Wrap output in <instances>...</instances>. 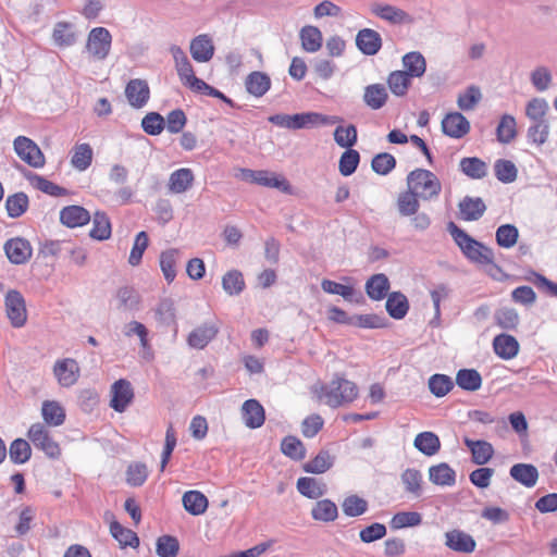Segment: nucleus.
Returning a JSON list of instances; mask_svg holds the SVG:
<instances>
[{
    "mask_svg": "<svg viewBox=\"0 0 557 557\" xmlns=\"http://www.w3.org/2000/svg\"><path fill=\"white\" fill-rule=\"evenodd\" d=\"M318 401L332 408L351 404L358 398L359 388L356 383L339 375L327 384H320L313 388Z\"/></svg>",
    "mask_w": 557,
    "mask_h": 557,
    "instance_id": "1",
    "label": "nucleus"
},
{
    "mask_svg": "<svg viewBox=\"0 0 557 557\" xmlns=\"http://www.w3.org/2000/svg\"><path fill=\"white\" fill-rule=\"evenodd\" d=\"M269 121L280 127L288 129L313 128L324 125L342 123L343 120L336 115H325L319 112H304L289 114H275Z\"/></svg>",
    "mask_w": 557,
    "mask_h": 557,
    "instance_id": "2",
    "label": "nucleus"
},
{
    "mask_svg": "<svg viewBox=\"0 0 557 557\" xmlns=\"http://www.w3.org/2000/svg\"><path fill=\"white\" fill-rule=\"evenodd\" d=\"M447 228L457 246L470 261L479 264L493 263L494 253L492 249L473 239L454 222H450Z\"/></svg>",
    "mask_w": 557,
    "mask_h": 557,
    "instance_id": "3",
    "label": "nucleus"
},
{
    "mask_svg": "<svg viewBox=\"0 0 557 557\" xmlns=\"http://www.w3.org/2000/svg\"><path fill=\"white\" fill-rule=\"evenodd\" d=\"M407 187L423 200L436 198L442 190L438 177L425 169L411 171L407 176Z\"/></svg>",
    "mask_w": 557,
    "mask_h": 557,
    "instance_id": "4",
    "label": "nucleus"
},
{
    "mask_svg": "<svg viewBox=\"0 0 557 557\" xmlns=\"http://www.w3.org/2000/svg\"><path fill=\"white\" fill-rule=\"evenodd\" d=\"M27 437L35 448L41 450L47 457L58 459L61 456V447L53 440L46 424L40 422L32 424L27 431Z\"/></svg>",
    "mask_w": 557,
    "mask_h": 557,
    "instance_id": "5",
    "label": "nucleus"
},
{
    "mask_svg": "<svg viewBox=\"0 0 557 557\" xmlns=\"http://www.w3.org/2000/svg\"><path fill=\"white\" fill-rule=\"evenodd\" d=\"M14 151L18 158L35 169L44 168L45 154L38 145L26 136H17L13 141Z\"/></svg>",
    "mask_w": 557,
    "mask_h": 557,
    "instance_id": "6",
    "label": "nucleus"
},
{
    "mask_svg": "<svg viewBox=\"0 0 557 557\" xmlns=\"http://www.w3.org/2000/svg\"><path fill=\"white\" fill-rule=\"evenodd\" d=\"M112 36L104 27H95L90 30L86 50L95 60H104L111 49Z\"/></svg>",
    "mask_w": 557,
    "mask_h": 557,
    "instance_id": "7",
    "label": "nucleus"
},
{
    "mask_svg": "<svg viewBox=\"0 0 557 557\" xmlns=\"http://www.w3.org/2000/svg\"><path fill=\"white\" fill-rule=\"evenodd\" d=\"M5 313L13 327H22L27 321V309L23 295L15 289L7 293L5 299Z\"/></svg>",
    "mask_w": 557,
    "mask_h": 557,
    "instance_id": "8",
    "label": "nucleus"
},
{
    "mask_svg": "<svg viewBox=\"0 0 557 557\" xmlns=\"http://www.w3.org/2000/svg\"><path fill=\"white\" fill-rule=\"evenodd\" d=\"M7 258L13 264H25L33 256L30 243L23 237H12L3 245Z\"/></svg>",
    "mask_w": 557,
    "mask_h": 557,
    "instance_id": "9",
    "label": "nucleus"
},
{
    "mask_svg": "<svg viewBox=\"0 0 557 557\" xmlns=\"http://www.w3.org/2000/svg\"><path fill=\"white\" fill-rule=\"evenodd\" d=\"M79 373L78 363L72 358L58 360L53 367V374L58 383L63 387L74 385L78 381Z\"/></svg>",
    "mask_w": 557,
    "mask_h": 557,
    "instance_id": "10",
    "label": "nucleus"
},
{
    "mask_svg": "<svg viewBox=\"0 0 557 557\" xmlns=\"http://www.w3.org/2000/svg\"><path fill=\"white\" fill-rule=\"evenodd\" d=\"M134 399V391L127 380L120 379L111 386L110 406L117 412H123Z\"/></svg>",
    "mask_w": 557,
    "mask_h": 557,
    "instance_id": "11",
    "label": "nucleus"
},
{
    "mask_svg": "<svg viewBox=\"0 0 557 557\" xmlns=\"http://www.w3.org/2000/svg\"><path fill=\"white\" fill-rule=\"evenodd\" d=\"M243 177L261 186L278 188L284 191L289 189V183L283 176L269 171L243 170Z\"/></svg>",
    "mask_w": 557,
    "mask_h": 557,
    "instance_id": "12",
    "label": "nucleus"
},
{
    "mask_svg": "<svg viewBox=\"0 0 557 557\" xmlns=\"http://www.w3.org/2000/svg\"><path fill=\"white\" fill-rule=\"evenodd\" d=\"M125 96L133 108L145 107L150 99L148 83L139 78L131 79L125 87Z\"/></svg>",
    "mask_w": 557,
    "mask_h": 557,
    "instance_id": "13",
    "label": "nucleus"
},
{
    "mask_svg": "<svg viewBox=\"0 0 557 557\" xmlns=\"http://www.w3.org/2000/svg\"><path fill=\"white\" fill-rule=\"evenodd\" d=\"M445 545L457 553L471 554L475 550V540L465 531L454 529L445 533Z\"/></svg>",
    "mask_w": 557,
    "mask_h": 557,
    "instance_id": "14",
    "label": "nucleus"
},
{
    "mask_svg": "<svg viewBox=\"0 0 557 557\" xmlns=\"http://www.w3.org/2000/svg\"><path fill=\"white\" fill-rule=\"evenodd\" d=\"M242 418L249 429H258L264 424L265 410L257 399H248L242 405Z\"/></svg>",
    "mask_w": 557,
    "mask_h": 557,
    "instance_id": "15",
    "label": "nucleus"
},
{
    "mask_svg": "<svg viewBox=\"0 0 557 557\" xmlns=\"http://www.w3.org/2000/svg\"><path fill=\"white\" fill-rule=\"evenodd\" d=\"M219 333L216 323L207 322L194 329L188 337L187 343L196 349H203Z\"/></svg>",
    "mask_w": 557,
    "mask_h": 557,
    "instance_id": "16",
    "label": "nucleus"
},
{
    "mask_svg": "<svg viewBox=\"0 0 557 557\" xmlns=\"http://www.w3.org/2000/svg\"><path fill=\"white\" fill-rule=\"evenodd\" d=\"M442 129L451 138H461L469 133L470 123L461 113L451 112L443 119Z\"/></svg>",
    "mask_w": 557,
    "mask_h": 557,
    "instance_id": "17",
    "label": "nucleus"
},
{
    "mask_svg": "<svg viewBox=\"0 0 557 557\" xmlns=\"http://www.w3.org/2000/svg\"><path fill=\"white\" fill-rule=\"evenodd\" d=\"M190 54L196 62L205 63L212 59L214 54V45L207 34H201L190 41Z\"/></svg>",
    "mask_w": 557,
    "mask_h": 557,
    "instance_id": "18",
    "label": "nucleus"
},
{
    "mask_svg": "<svg viewBox=\"0 0 557 557\" xmlns=\"http://www.w3.org/2000/svg\"><path fill=\"white\" fill-rule=\"evenodd\" d=\"M493 349L503 360H511L519 354L520 345L516 337L503 333L494 337Z\"/></svg>",
    "mask_w": 557,
    "mask_h": 557,
    "instance_id": "19",
    "label": "nucleus"
},
{
    "mask_svg": "<svg viewBox=\"0 0 557 557\" xmlns=\"http://www.w3.org/2000/svg\"><path fill=\"white\" fill-rule=\"evenodd\" d=\"M356 45L362 53L374 55L382 47V38L377 32L371 28H363L357 34Z\"/></svg>",
    "mask_w": 557,
    "mask_h": 557,
    "instance_id": "20",
    "label": "nucleus"
},
{
    "mask_svg": "<svg viewBox=\"0 0 557 557\" xmlns=\"http://www.w3.org/2000/svg\"><path fill=\"white\" fill-rule=\"evenodd\" d=\"M173 59L175 61V69L183 85L188 86L193 78H196L191 63L182 48L174 46L171 48Z\"/></svg>",
    "mask_w": 557,
    "mask_h": 557,
    "instance_id": "21",
    "label": "nucleus"
},
{
    "mask_svg": "<svg viewBox=\"0 0 557 557\" xmlns=\"http://www.w3.org/2000/svg\"><path fill=\"white\" fill-rule=\"evenodd\" d=\"M62 224L74 228L86 225L90 221L89 212L81 206H67L60 212Z\"/></svg>",
    "mask_w": 557,
    "mask_h": 557,
    "instance_id": "22",
    "label": "nucleus"
},
{
    "mask_svg": "<svg viewBox=\"0 0 557 557\" xmlns=\"http://www.w3.org/2000/svg\"><path fill=\"white\" fill-rule=\"evenodd\" d=\"M429 480L440 486H453L456 483V471L446 462L429 468Z\"/></svg>",
    "mask_w": 557,
    "mask_h": 557,
    "instance_id": "23",
    "label": "nucleus"
},
{
    "mask_svg": "<svg viewBox=\"0 0 557 557\" xmlns=\"http://www.w3.org/2000/svg\"><path fill=\"white\" fill-rule=\"evenodd\" d=\"M466 446L470 449L472 455V461L475 465H485L487 463L493 455H494V448L492 444H490L486 441H473L468 437L465 438Z\"/></svg>",
    "mask_w": 557,
    "mask_h": 557,
    "instance_id": "24",
    "label": "nucleus"
},
{
    "mask_svg": "<svg viewBox=\"0 0 557 557\" xmlns=\"http://www.w3.org/2000/svg\"><path fill=\"white\" fill-rule=\"evenodd\" d=\"M486 206L479 197H465L459 202L460 216L463 221H476L485 212Z\"/></svg>",
    "mask_w": 557,
    "mask_h": 557,
    "instance_id": "25",
    "label": "nucleus"
},
{
    "mask_svg": "<svg viewBox=\"0 0 557 557\" xmlns=\"http://www.w3.org/2000/svg\"><path fill=\"white\" fill-rule=\"evenodd\" d=\"M194 180L193 171L188 168H182L170 175L168 186L172 193L182 194L193 186Z\"/></svg>",
    "mask_w": 557,
    "mask_h": 557,
    "instance_id": "26",
    "label": "nucleus"
},
{
    "mask_svg": "<svg viewBox=\"0 0 557 557\" xmlns=\"http://www.w3.org/2000/svg\"><path fill=\"white\" fill-rule=\"evenodd\" d=\"M413 446L425 456H434L441 449V441L440 437L431 432L424 431L414 437Z\"/></svg>",
    "mask_w": 557,
    "mask_h": 557,
    "instance_id": "27",
    "label": "nucleus"
},
{
    "mask_svg": "<svg viewBox=\"0 0 557 557\" xmlns=\"http://www.w3.org/2000/svg\"><path fill=\"white\" fill-rule=\"evenodd\" d=\"M372 12L380 18L393 24H403L411 21L407 12L389 4H374Z\"/></svg>",
    "mask_w": 557,
    "mask_h": 557,
    "instance_id": "28",
    "label": "nucleus"
},
{
    "mask_svg": "<svg viewBox=\"0 0 557 557\" xmlns=\"http://www.w3.org/2000/svg\"><path fill=\"white\" fill-rule=\"evenodd\" d=\"M460 171L472 180H482L487 175L488 166L486 162L478 157H466L459 162Z\"/></svg>",
    "mask_w": 557,
    "mask_h": 557,
    "instance_id": "29",
    "label": "nucleus"
},
{
    "mask_svg": "<svg viewBox=\"0 0 557 557\" xmlns=\"http://www.w3.org/2000/svg\"><path fill=\"white\" fill-rule=\"evenodd\" d=\"M311 517L315 521L333 522L338 517V508L331 499H321L313 505Z\"/></svg>",
    "mask_w": 557,
    "mask_h": 557,
    "instance_id": "30",
    "label": "nucleus"
},
{
    "mask_svg": "<svg viewBox=\"0 0 557 557\" xmlns=\"http://www.w3.org/2000/svg\"><path fill=\"white\" fill-rule=\"evenodd\" d=\"M388 289L389 281L383 273L372 275L366 283L367 295L372 300L384 299L387 296Z\"/></svg>",
    "mask_w": 557,
    "mask_h": 557,
    "instance_id": "31",
    "label": "nucleus"
},
{
    "mask_svg": "<svg viewBox=\"0 0 557 557\" xmlns=\"http://www.w3.org/2000/svg\"><path fill=\"white\" fill-rule=\"evenodd\" d=\"M183 506L193 516L202 515L208 508V498L199 491H187L184 493Z\"/></svg>",
    "mask_w": 557,
    "mask_h": 557,
    "instance_id": "32",
    "label": "nucleus"
},
{
    "mask_svg": "<svg viewBox=\"0 0 557 557\" xmlns=\"http://www.w3.org/2000/svg\"><path fill=\"white\" fill-rule=\"evenodd\" d=\"M297 490L307 498L318 499L325 494L326 485L315 478L302 476L297 481Z\"/></svg>",
    "mask_w": 557,
    "mask_h": 557,
    "instance_id": "33",
    "label": "nucleus"
},
{
    "mask_svg": "<svg viewBox=\"0 0 557 557\" xmlns=\"http://www.w3.org/2000/svg\"><path fill=\"white\" fill-rule=\"evenodd\" d=\"M387 99L386 88L382 84H372L364 88L363 101L372 110H379L384 107Z\"/></svg>",
    "mask_w": 557,
    "mask_h": 557,
    "instance_id": "34",
    "label": "nucleus"
},
{
    "mask_svg": "<svg viewBox=\"0 0 557 557\" xmlns=\"http://www.w3.org/2000/svg\"><path fill=\"white\" fill-rule=\"evenodd\" d=\"M385 307L393 319L400 320L409 310V301L403 293L393 292L387 296Z\"/></svg>",
    "mask_w": 557,
    "mask_h": 557,
    "instance_id": "35",
    "label": "nucleus"
},
{
    "mask_svg": "<svg viewBox=\"0 0 557 557\" xmlns=\"http://www.w3.org/2000/svg\"><path fill=\"white\" fill-rule=\"evenodd\" d=\"M41 416L45 423L49 426H59L65 421L63 407L54 400H46L42 403Z\"/></svg>",
    "mask_w": 557,
    "mask_h": 557,
    "instance_id": "36",
    "label": "nucleus"
},
{
    "mask_svg": "<svg viewBox=\"0 0 557 557\" xmlns=\"http://www.w3.org/2000/svg\"><path fill=\"white\" fill-rule=\"evenodd\" d=\"M510 475L527 487H533L539 479L537 469L533 465L517 463L511 467Z\"/></svg>",
    "mask_w": 557,
    "mask_h": 557,
    "instance_id": "37",
    "label": "nucleus"
},
{
    "mask_svg": "<svg viewBox=\"0 0 557 557\" xmlns=\"http://www.w3.org/2000/svg\"><path fill=\"white\" fill-rule=\"evenodd\" d=\"M92 148L89 144H76L72 150L71 164L78 171L87 170L92 162Z\"/></svg>",
    "mask_w": 557,
    "mask_h": 557,
    "instance_id": "38",
    "label": "nucleus"
},
{
    "mask_svg": "<svg viewBox=\"0 0 557 557\" xmlns=\"http://www.w3.org/2000/svg\"><path fill=\"white\" fill-rule=\"evenodd\" d=\"M245 85L249 94L262 97L270 89L271 79L265 73L255 71L247 76Z\"/></svg>",
    "mask_w": 557,
    "mask_h": 557,
    "instance_id": "39",
    "label": "nucleus"
},
{
    "mask_svg": "<svg viewBox=\"0 0 557 557\" xmlns=\"http://www.w3.org/2000/svg\"><path fill=\"white\" fill-rule=\"evenodd\" d=\"M301 47L307 52H317L322 47V33L315 26H305L299 34Z\"/></svg>",
    "mask_w": 557,
    "mask_h": 557,
    "instance_id": "40",
    "label": "nucleus"
},
{
    "mask_svg": "<svg viewBox=\"0 0 557 557\" xmlns=\"http://www.w3.org/2000/svg\"><path fill=\"white\" fill-rule=\"evenodd\" d=\"M112 233L111 222L107 213L97 211L94 214L92 227L90 228L89 235L91 238L97 240L109 239Z\"/></svg>",
    "mask_w": 557,
    "mask_h": 557,
    "instance_id": "41",
    "label": "nucleus"
},
{
    "mask_svg": "<svg viewBox=\"0 0 557 557\" xmlns=\"http://www.w3.org/2000/svg\"><path fill=\"white\" fill-rule=\"evenodd\" d=\"M419 198L420 197L409 188L401 191L397 198L399 213L404 216L414 215L420 208Z\"/></svg>",
    "mask_w": 557,
    "mask_h": 557,
    "instance_id": "42",
    "label": "nucleus"
},
{
    "mask_svg": "<svg viewBox=\"0 0 557 557\" xmlns=\"http://www.w3.org/2000/svg\"><path fill=\"white\" fill-rule=\"evenodd\" d=\"M110 533L122 548L127 546L137 548L139 546V537L137 534L131 529L124 528L121 523H113Z\"/></svg>",
    "mask_w": 557,
    "mask_h": 557,
    "instance_id": "43",
    "label": "nucleus"
},
{
    "mask_svg": "<svg viewBox=\"0 0 557 557\" xmlns=\"http://www.w3.org/2000/svg\"><path fill=\"white\" fill-rule=\"evenodd\" d=\"M457 385L466 391H476L482 385V377L474 369H461L456 375Z\"/></svg>",
    "mask_w": 557,
    "mask_h": 557,
    "instance_id": "44",
    "label": "nucleus"
},
{
    "mask_svg": "<svg viewBox=\"0 0 557 557\" xmlns=\"http://www.w3.org/2000/svg\"><path fill=\"white\" fill-rule=\"evenodd\" d=\"M9 456L13 463L22 465L27 462L32 457L29 443L24 438L14 440L10 445Z\"/></svg>",
    "mask_w": 557,
    "mask_h": 557,
    "instance_id": "45",
    "label": "nucleus"
},
{
    "mask_svg": "<svg viewBox=\"0 0 557 557\" xmlns=\"http://www.w3.org/2000/svg\"><path fill=\"white\" fill-rule=\"evenodd\" d=\"M387 84L395 96H404L411 85V77L405 71H394L388 75Z\"/></svg>",
    "mask_w": 557,
    "mask_h": 557,
    "instance_id": "46",
    "label": "nucleus"
},
{
    "mask_svg": "<svg viewBox=\"0 0 557 557\" xmlns=\"http://www.w3.org/2000/svg\"><path fill=\"white\" fill-rule=\"evenodd\" d=\"M403 63L410 77H420L426 69L425 59L419 52H409L404 55Z\"/></svg>",
    "mask_w": 557,
    "mask_h": 557,
    "instance_id": "47",
    "label": "nucleus"
},
{
    "mask_svg": "<svg viewBox=\"0 0 557 557\" xmlns=\"http://www.w3.org/2000/svg\"><path fill=\"white\" fill-rule=\"evenodd\" d=\"M401 482L406 492L417 497L421 495L423 479L419 470L412 468L406 469L401 473Z\"/></svg>",
    "mask_w": 557,
    "mask_h": 557,
    "instance_id": "48",
    "label": "nucleus"
},
{
    "mask_svg": "<svg viewBox=\"0 0 557 557\" xmlns=\"http://www.w3.org/2000/svg\"><path fill=\"white\" fill-rule=\"evenodd\" d=\"M357 139V128L352 124L347 126L339 125L334 131V140L342 148L351 149L356 145Z\"/></svg>",
    "mask_w": 557,
    "mask_h": 557,
    "instance_id": "49",
    "label": "nucleus"
},
{
    "mask_svg": "<svg viewBox=\"0 0 557 557\" xmlns=\"http://www.w3.org/2000/svg\"><path fill=\"white\" fill-rule=\"evenodd\" d=\"M26 178L29 181L33 187L47 195L58 197L64 194V188L38 174L29 173L26 175Z\"/></svg>",
    "mask_w": 557,
    "mask_h": 557,
    "instance_id": "50",
    "label": "nucleus"
},
{
    "mask_svg": "<svg viewBox=\"0 0 557 557\" xmlns=\"http://www.w3.org/2000/svg\"><path fill=\"white\" fill-rule=\"evenodd\" d=\"M281 450L285 456L294 460H301L306 457V448L302 442L292 435L283 438Z\"/></svg>",
    "mask_w": 557,
    "mask_h": 557,
    "instance_id": "51",
    "label": "nucleus"
},
{
    "mask_svg": "<svg viewBox=\"0 0 557 557\" xmlns=\"http://www.w3.org/2000/svg\"><path fill=\"white\" fill-rule=\"evenodd\" d=\"M368 502L358 495H349L342 503L343 512L347 517H359L368 510Z\"/></svg>",
    "mask_w": 557,
    "mask_h": 557,
    "instance_id": "52",
    "label": "nucleus"
},
{
    "mask_svg": "<svg viewBox=\"0 0 557 557\" xmlns=\"http://www.w3.org/2000/svg\"><path fill=\"white\" fill-rule=\"evenodd\" d=\"M28 197L24 193L11 195L5 200V208L9 216L18 218L24 214L28 208Z\"/></svg>",
    "mask_w": 557,
    "mask_h": 557,
    "instance_id": "53",
    "label": "nucleus"
},
{
    "mask_svg": "<svg viewBox=\"0 0 557 557\" xmlns=\"http://www.w3.org/2000/svg\"><path fill=\"white\" fill-rule=\"evenodd\" d=\"M156 552L159 557H176L180 552V542L175 536L162 535L156 542Z\"/></svg>",
    "mask_w": 557,
    "mask_h": 557,
    "instance_id": "54",
    "label": "nucleus"
},
{
    "mask_svg": "<svg viewBox=\"0 0 557 557\" xmlns=\"http://www.w3.org/2000/svg\"><path fill=\"white\" fill-rule=\"evenodd\" d=\"M222 286L228 295H238L245 288L243 274L237 270L226 272L222 277Z\"/></svg>",
    "mask_w": 557,
    "mask_h": 557,
    "instance_id": "55",
    "label": "nucleus"
},
{
    "mask_svg": "<svg viewBox=\"0 0 557 557\" xmlns=\"http://www.w3.org/2000/svg\"><path fill=\"white\" fill-rule=\"evenodd\" d=\"M332 458L329 451H320L313 459L304 465V471L308 473H324L332 467Z\"/></svg>",
    "mask_w": 557,
    "mask_h": 557,
    "instance_id": "56",
    "label": "nucleus"
},
{
    "mask_svg": "<svg viewBox=\"0 0 557 557\" xmlns=\"http://www.w3.org/2000/svg\"><path fill=\"white\" fill-rule=\"evenodd\" d=\"M454 387L453 380L445 374H434L429 379V388L436 397H444Z\"/></svg>",
    "mask_w": 557,
    "mask_h": 557,
    "instance_id": "57",
    "label": "nucleus"
},
{
    "mask_svg": "<svg viewBox=\"0 0 557 557\" xmlns=\"http://www.w3.org/2000/svg\"><path fill=\"white\" fill-rule=\"evenodd\" d=\"M177 253L178 251L176 249H169L163 251L160 256V268L168 283H172L176 276L175 265Z\"/></svg>",
    "mask_w": 557,
    "mask_h": 557,
    "instance_id": "58",
    "label": "nucleus"
},
{
    "mask_svg": "<svg viewBox=\"0 0 557 557\" xmlns=\"http://www.w3.org/2000/svg\"><path fill=\"white\" fill-rule=\"evenodd\" d=\"M141 127L146 134L157 136L164 129L165 120L158 112H149L143 117Z\"/></svg>",
    "mask_w": 557,
    "mask_h": 557,
    "instance_id": "59",
    "label": "nucleus"
},
{
    "mask_svg": "<svg viewBox=\"0 0 557 557\" xmlns=\"http://www.w3.org/2000/svg\"><path fill=\"white\" fill-rule=\"evenodd\" d=\"M149 245V238L145 231L139 232L134 240L129 257L128 263L132 267H136L141 262L143 255Z\"/></svg>",
    "mask_w": 557,
    "mask_h": 557,
    "instance_id": "60",
    "label": "nucleus"
},
{
    "mask_svg": "<svg viewBox=\"0 0 557 557\" xmlns=\"http://www.w3.org/2000/svg\"><path fill=\"white\" fill-rule=\"evenodd\" d=\"M496 134L500 143H510L517 135L516 120L511 115H504L499 121Z\"/></svg>",
    "mask_w": 557,
    "mask_h": 557,
    "instance_id": "61",
    "label": "nucleus"
},
{
    "mask_svg": "<svg viewBox=\"0 0 557 557\" xmlns=\"http://www.w3.org/2000/svg\"><path fill=\"white\" fill-rule=\"evenodd\" d=\"M494 318L497 325L505 330H515L519 324V314L513 308H500Z\"/></svg>",
    "mask_w": 557,
    "mask_h": 557,
    "instance_id": "62",
    "label": "nucleus"
},
{
    "mask_svg": "<svg viewBox=\"0 0 557 557\" xmlns=\"http://www.w3.org/2000/svg\"><path fill=\"white\" fill-rule=\"evenodd\" d=\"M360 161V154L357 150L354 149H347L343 154L341 156L339 163H338V170L339 173L343 176H349L351 175Z\"/></svg>",
    "mask_w": 557,
    "mask_h": 557,
    "instance_id": "63",
    "label": "nucleus"
},
{
    "mask_svg": "<svg viewBox=\"0 0 557 557\" xmlns=\"http://www.w3.org/2000/svg\"><path fill=\"white\" fill-rule=\"evenodd\" d=\"M148 478V468L143 462H133L126 470V482L132 486H141Z\"/></svg>",
    "mask_w": 557,
    "mask_h": 557,
    "instance_id": "64",
    "label": "nucleus"
}]
</instances>
